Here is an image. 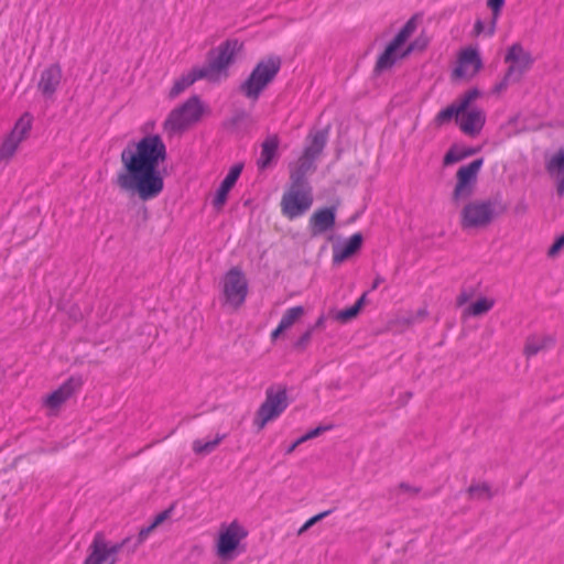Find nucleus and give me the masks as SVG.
Listing matches in <instances>:
<instances>
[{"label":"nucleus","instance_id":"7","mask_svg":"<svg viewBox=\"0 0 564 564\" xmlns=\"http://www.w3.org/2000/svg\"><path fill=\"white\" fill-rule=\"evenodd\" d=\"M249 294V283L245 272L234 267L220 280L221 305L232 312L243 306Z\"/></svg>","mask_w":564,"mask_h":564},{"label":"nucleus","instance_id":"18","mask_svg":"<svg viewBox=\"0 0 564 564\" xmlns=\"http://www.w3.org/2000/svg\"><path fill=\"white\" fill-rule=\"evenodd\" d=\"M336 209L334 207H326L315 210L310 220V230L312 236H318L327 230L333 229L335 226Z\"/></svg>","mask_w":564,"mask_h":564},{"label":"nucleus","instance_id":"13","mask_svg":"<svg viewBox=\"0 0 564 564\" xmlns=\"http://www.w3.org/2000/svg\"><path fill=\"white\" fill-rule=\"evenodd\" d=\"M33 118L28 112L18 119L11 132L0 143V160L9 161L13 158L19 145L28 138Z\"/></svg>","mask_w":564,"mask_h":564},{"label":"nucleus","instance_id":"15","mask_svg":"<svg viewBox=\"0 0 564 564\" xmlns=\"http://www.w3.org/2000/svg\"><path fill=\"white\" fill-rule=\"evenodd\" d=\"M484 164L482 159H477L467 165H463L456 173L457 182L453 192V199L459 200L469 197L473 193L477 175Z\"/></svg>","mask_w":564,"mask_h":564},{"label":"nucleus","instance_id":"11","mask_svg":"<svg viewBox=\"0 0 564 564\" xmlns=\"http://www.w3.org/2000/svg\"><path fill=\"white\" fill-rule=\"evenodd\" d=\"M288 408V394L284 388H269L265 399L259 406L254 424L262 430L269 422L279 417Z\"/></svg>","mask_w":564,"mask_h":564},{"label":"nucleus","instance_id":"1","mask_svg":"<svg viewBox=\"0 0 564 564\" xmlns=\"http://www.w3.org/2000/svg\"><path fill=\"white\" fill-rule=\"evenodd\" d=\"M166 160V145L159 134H149L130 142L121 151V170L117 173V186L141 200L158 197L164 188L159 166Z\"/></svg>","mask_w":564,"mask_h":564},{"label":"nucleus","instance_id":"33","mask_svg":"<svg viewBox=\"0 0 564 564\" xmlns=\"http://www.w3.org/2000/svg\"><path fill=\"white\" fill-rule=\"evenodd\" d=\"M505 0H488L487 4L492 10V19L487 30V36H492L496 32V24L500 15L501 8L503 7Z\"/></svg>","mask_w":564,"mask_h":564},{"label":"nucleus","instance_id":"23","mask_svg":"<svg viewBox=\"0 0 564 564\" xmlns=\"http://www.w3.org/2000/svg\"><path fill=\"white\" fill-rule=\"evenodd\" d=\"M279 148V138L276 135L268 137L262 145L260 158L258 159V167L260 170H265L270 166L272 161L275 159Z\"/></svg>","mask_w":564,"mask_h":564},{"label":"nucleus","instance_id":"10","mask_svg":"<svg viewBox=\"0 0 564 564\" xmlns=\"http://www.w3.org/2000/svg\"><path fill=\"white\" fill-rule=\"evenodd\" d=\"M247 535L248 531L237 520L221 524L215 543L216 555L223 561L234 560Z\"/></svg>","mask_w":564,"mask_h":564},{"label":"nucleus","instance_id":"25","mask_svg":"<svg viewBox=\"0 0 564 564\" xmlns=\"http://www.w3.org/2000/svg\"><path fill=\"white\" fill-rule=\"evenodd\" d=\"M207 78L206 73L203 68L192 69L187 75L182 76L177 80H175L173 87L170 90V98L177 97L181 93H183L186 88H188L196 80Z\"/></svg>","mask_w":564,"mask_h":564},{"label":"nucleus","instance_id":"40","mask_svg":"<svg viewBox=\"0 0 564 564\" xmlns=\"http://www.w3.org/2000/svg\"><path fill=\"white\" fill-rule=\"evenodd\" d=\"M550 176L556 183L558 195L562 196L564 194V174L550 175Z\"/></svg>","mask_w":564,"mask_h":564},{"label":"nucleus","instance_id":"21","mask_svg":"<svg viewBox=\"0 0 564 564\" xmlns=\"http://www.w3.org/2000/svg\"><path fill=\"white\" fill-rule=\"evenodd\" d=\"M61 78H62V70L59 68V66L57 65H51L50 67H47L46 69H44L41 74V78H40V82H39V89L41 90V93L44 95V96H52L59 83H61Z\"/></svg>","mask_w":564,"mask_h":564},{"label":"nucleus","instance_id":"37","mask_svg":"<svg viewBox=\"0 0 564 564\" xmlns=\"http://www.w3.org/2000/svg\"><path fill=\"white\" fill-rule=\"evenodd\" d=\"M328 427H323V426H318L314 430H311L308 431L306 434H304L303 436H301L299 440H297V443H304L311 438H314L316 436H318L321 433L327 431Z\"/></svg>","mask_w":564,"mask_h":564},{"label":"nucleus","instance_id":"17","mask_svg":"<svg viewBox=\"0 0 564 564\" xmlns=\"http://www.w3.org/2000/svg\"><path fill=\"white\" fill-rule=\"evenodd\" d=\"M82 387L79 379L69 378L56 390L45 397L43 403L51 414H56L59 408Z\"/></svg>","mask_w":564,"mask_h":564},{"label":"nucleus","instance_id":"41","mask_svg":"<svg viewBox=\"0 0 564 564\" xmlns=\"http://www.w3.org/2000/svg\"><path fill=\"white\" fill-rule=\"evenodd\" d=\"M155 529L156 528L153 527L152 523L149 527L141 529L139 532V541L140 542L145 541L148 539V536L150 535V533L153 532Z\"/></svg>","mask_w":564,"mask_h":564},{"label":"nucleus","instance_id":"19","mask_svg":"<svg viewBox=\"0 0 564 564\" xmlns=\"http://www.w3.org/2000/svg\"><path fill=\"white\" fill-rule=\"evenodd\" d=\"M242 172V164L238 163L230 167L228 174L221 182L219 188L217 189L215 197L213 199V206L217 210H221L224 205L227 202L228 193L231 191L237 180L239 178Z\"/></svg>","mask_w":564,"mask_h":564},{"label":"nucleus","instance_id":"16","mask_svg":"<svg viewBox=\"0 0 564 564\" xmlns=\"http://www.w3.org/2000/svg\"><path fill=\"white\" fill-rule=\"evenodd\" d=\"M482 67L479 52L476 47L460 50L457 57V66L453 70V77L459 79L473 78Z\"/></svg>","mask_w":564,"mask_h":564},{"label":"nucleus","instance_id":"48","mask_svg":"<svg viewBox=\"0 0 564 564\" xmlns=\"http://www.w3.org/2000/svg\"><path fill=\"white\" fill-rule=\"evenodd\" d=\"M401 488H402V489H404V490H406V491H411V492H413V494H417V492H419V489H417V488H413V489H412V488H410V487H409V486H406V485H401Z\"/></svg>","mask_w":564,"mask_h":564},{"label":"nucleus","instance_id":"24","mask_svg":"<svg viewBox=\"0 0 564 564\" xmlns=\"http://www.w3.org/2000/svg\"><path fill=\"white\" fill-rule=\"evenodd\" d=\"M496 304L495 299L488 296L478 297L469 305L465 306L462 312L464 318L479 317L490 312Z\"/></svg>","mask_w":564,"mask_h":564},{"label":"nucleus","instance_id":"47","mask_svg":"<svg viewBox=\"0 0 564 564\" xmlns=\"http://www.w3.org/2000/svg\"><path fill=\"white\" fill-rule=\"evenodd\" d=\"M324 326H325V316L321 315V316L316 319L314 327H315V328H319V329H322V328H324Z\"/></svg>","mask_w":564,"mask_h":564},{"label":"nucleus","instance_id":"35","mask_svg":"<svg viewBox=\"0 0 564 564\" xmlns=\"http://www.w3.org/2000/svg\"><path fill=\"white\" fill-rule=\"evenodd\" d=\"M563 247H564V234L555 239V241L553 242V245L550 247V249L547 251V256L551 258L557 256Z\"/></svg>","mask_w":564,"mask_h":564},{"label":"nucleus","instance_id":"38","mask_svg":"<svg viewBox=\"0 0 564 564\" xmlns=\"http://www.w3.org/2000/svg\"><path fill=\"white\" fill-rule=\"evenodd\" d=\"M173 509H174V507L171 506L169 509H166V510L160 512L159 514H156L154 520H153V522H152L153 527L158 528L165 520H167L171 517Z\"/></svg>","mask_w":564,"mask_h":564},{"label":"nucleus","instance_id":"4","mask_svg":"<svg viewBox=\"0 0 564 564\" xmlns=\"http://www.w3.org/2000/svg\"><path fill=\"white\" fill-rule=\"evenodd\" d=\"M502 213L491 199L475 198L466 202L459 212V226L464 231L489 227Z\"/></svg>","mask_w":564,"mask_h":564},{"label":"nucleus","instance_id":"27","mask_svg":"<svg viewBox=\"0 0 564 564\" xmlns=\"http://www.w3.org/2000/svg\"><path fill=\"white\" fill-rule=\"evenodd\" d=\"M364 303L365 295L360 296L350 307L333 313L332 317L341 324H346L358 316L364 306Z\"/></svg>","mask_w":564,"mask_h":564},{"label":"nucleus","instance_id":"36","mask_svg":"<svg viewBox=\"0 0 564 564\" xmlns=\"http://www.w3.org/2000/svg\"><path fill=\"white\" fill-rule=\"evenodd\" d=\"M313 335V327L308 328L295 343V347L299 349H305L311 341Z\"/></svg>","mask_w":564,"mask_h":564},{"label":"nucleus","instance_id":"29","mask_svg":"<svg viewBox=\"0 0 564 564\" xmlns=\"http://www.w3.org/2000/svg\"><path fill=\"white\" fill-rule=\"evenodd\" d=\"M304 308L300 305L297 306H293V307H290L288 308L281 319H280V323L279 325L281 326V328H283L284 330H288L289 328H291L297 321H300L302 318V316L304 315Z\"/></svg>","mask_w":564,"mask_h":564},{"label":"nucleus","instance_id":"30","mask_svg":"<svg viewBox=\"0 0 564 564\" xmlns=\"http://www.w3.org/2000/svg\"><path fill=\"white\" fill-rule=\"evenodd\" d=\"M326 143L324 132H317L313 135L312 143L304 150L307 156L315 159L321 154Z\"/></svg>","mask_w":564,"mask_h":564},{"label":"nucleus","instance_id":"34","mask_svg":"<svg viewBox=\"0 0 564 564\" xmlns=\"http://www.w3.org/2000/svg\"><path fill=\"white\" fill-rule=\"evenodd\" d=\"M330 513L329 510H326V511H323V512H319L315 516H313L312 518H310L308 520L305 521V523L297 531V534L301 535L303 534L304 532H306L311 527H313L315 523H317L318 521L323 520L325 517H327L328 514Z\"/></svg>","mask_w":564,"mask_h":564},{"label":"nucleus","instance_id":"6","mask_svg":"<svg viewBox=\"0 0 564 564\" xmlns=\"http://www.w3.org/2000/svg\"><path fill=\"white\" fill-rule=\"evenodd\" d=\"M204 113V107L197 96L188 98L174 108L165 118L162 127L169 137L182 134L197 123Z\"/></svg>","mask_w":564,"mask_h":564},{"label":"nucleus","instance_id":"32","mask_svg":"<svg viewBox=\"0 0 564 564\" xmlns=\"http://www.w3.org/2000/svg\"><path fill=\"white\" fill-rule=\"evenodd\" d=\"M313 161L314 159L311 156H307L304 152L303 155L300 158L297 166L293 170H291V181L293 182V175H300L301 174V181H304V175L313 169Z\"/></svg>","mask_w":564,"mask_h":564},{"label":"nucleus","instance_id":"49","mask_svg":"<svg viewBox=\"0 0 564 564\" xmlns=\"http://www.w3.org/2000/svg\"><path fill=\"white\" fill-rule=\"evenodd\" d=\"M301 443H297V441L295 443H293L290 448L288 449V453H292Z\"/></svg>","mask_w":564,"mask_h":564},{"label":"nucleus","instance_id":"14","mask_svg":"<svg viewBox=\"0 0 564 564\" xmlns=\"http://www.w3.org/2000/svg\"><path fill=\"white\" fill-rule=\"evenodd\" d=\"M505 62L508 64L507 78L519 82L531 69L534 58L522 44L513 43L507 51Z\"/></svg>","mask_w":564,"mask_h":564},{"label":"nucleus","instance_id":"12","mask_svg":"<svg viewBox=\"0 0 564 564\" xmlns=\"http://www.w3.org/2000/svg\"><path fill=\"white\" fill-rule=\"evenodd\" d=\"M123 543L110 542L104 533H95L83 564H116Z\"/></svg>","mask_w":564,"mask_h":564},{"label":"nucleus","instance_id":"3","mask_svg":"<svg viewBox=\"0 0 564 564\" xmlns=\"http://www.w3.org/2000/svg\"><path fill=\"white\" fill-rule=\"evenodd\" d=\"M415 30L416 21L412 18L401 28L386 46L384 51L378 56L375 66L376 72L382 73L392 68L399 61L408 57L416 50V43L406 44Z\"/></svg>","mask_w":564,"mask_h":564},{"label":"nucleus","instance_id":"46","mask_svg":"<svg viewBox=\"0 0 564 564\" xmlns=\"http://www.w3.org/2000/svg\"><path fill=\"white\" fill-rule=\"evenodd\" d=\"M285 332L281 326L278 324L276 328L271 332V340L274 341L276 338Z\"/></svg>","mask_w":564,"mask_h":564},{"label":"nucleus","instance_id":"2","mask_svg":"<svg viewBox=\"0 0 564 564\" xmlns=\"http://www.w3.org/2000/svg\"><path fill=\"white\" fill-rule=\"evenodd\" d=\"M480 96L477 89H470L462 95L456 101L437 112L434 122L442 127L453 119L459 129L469 137L480 133L485 121V112L478 108H469L470 104Z\"/></svg>","mask_w":564,"mask_h":564},{"label":"nucleus","instance_id":"20","mask_svg":"<svg viewBox=\"0 0 564 564\" xmlns=\"http://www.w3.org/2000/svg\"><path fill=\"white\" fill-rule=\"evenodd\" d=\"M362 245V235L356 232L341 245L333 247V262L341 263L354 256Z\"/></svg>","mask_w":564,"mask_h":564},{"label":"nucleus","instance_id":"50","mask_svg":"<svg viewBox=\"0 0 564 564\" xmlns=\"http://www.w3.org/2000/svg\"><path fill=\"white\" fill-rule=\"evenodd\" d=\"M380 282H381V279H380V278H377V279L375 280V282H373L372 288H373V289H376V288L379 285V283H380Z\"/></svg>","mask_w":564,"mask_h":564},{"label":"nucleus","instance_id":"31","mask_svg":"<svg viewBox=\"0 0 564 564\" xmlns=\"http://www.w3.org/2000/svg\"><path fill=\"white\" fill-rule=\"evenodd\" d=\"M550 175L564 174V150H560L545 164Z\"/></svg>","mask_w":564,"mask_h":564},{"label":"nucleus","instance_id":"45","mask_svg":"<svg viewBox=\"0 0 564 564\" xmlns=\"http://www.w3.org/2000/svg\"><path fill=\"white\" fill-rule=\"evenodd\" d=\"M469 296L466 292H463L460 293L457 299H456V303L458 306H463L466 304V302L468 301Z\"/></svg>","mask_w":564,"mask_h":564},{"label":"nucleus","instance_id":"9","mask_svg":"<svg viewBox=\"0 0 564 564\" xmlns=\"http://www.w3.org/2000/svg\"><path fill=\"white\" fill-rule=\"evenodd\" d=\"M243 43L237 39H230L221 43L216 51V56L210 58L203 68L207 79L218 82L227 77V68L234 63L236 56L242 51Z\"/></svg>","mask_w":564,"mask_h":564},{"label":"nucleus","instance_id":"42","mask_svg":"<svg viewBox=\"0 0 564 564\" xmlns=\"http://www.w3.org/2000/svg\"><path fill=\"white\" fill-rule=\"evenodd\" d=\"M511 78H507V74L505 75V78L495 86L494 88V91L497 93V94H500L501 91L506 90L508 85H509V80Z\"/></svg>","mask_w":564,"mask_h":564},{"label":"nucleus","instance_id":"28","mask_svg":"<svg viewBox=\"0 0 564 564\" xmlns=\"http://www.w3.org/2000/svg\"><path fill=\"white\" fill-rule=\"evenodd\" d=\"M469 499L490 500L494 497L491 487L487 482L471 484L467 489Z\"/></svg>","mask_w":564,"mask_h":564},{"label":"nucleus","instance_id":"5","mask_svg":"<svg viewBox=\"0 0 564 564\" xmlns=\"http://www.w3.org/2000/svg\"><path fill=\"white\" fill-rule=\"evenodd\" d=\"M281 61L276 56H269L261 59L252 69L248 78L240 85L241 94L257 101L261 93L270 85L279 73Z\"/></svg>","mask_w":564,"mask_h":564},{"label":"nucleus","instance_id":"22","mask_svg":"<svg viewBox=\"0 0 564 564\" xmlns=\"http://www.w3.org/2000/svg\"><path fill=\"white\" fill-rule=\"evenodd\" d=\"M554 344H555V339L551 335H546V334L531 335L525 340L523 354L528 358H531L541 351H545V350L550 349L551 347L554 346Z\"/></svg>","mask_w":564,"mask_h":564},{"label":"nucleus","instance_id":"39","mask_svg":"<svg viewBox=\"0 0 564 564\" xmlns=\"http://www.w3.org/2000/svg\"><path fill=\"white\" fill-rule=\"evenodd\" d=\"M463 159V155L457 153L455 150L451 149L444 156V164L451 165Z\"/></svg>","mask_w":564,"mask_h":564},{"label":"nucleus","instance_id":"26","mask_svg":"<svg viewBox=\"0 0 564 564\" xmlns=\"http://www.w3.org/2000/svg\"><path fill=\"white\" fill-rule=\"evenodd\" d=\"M226 434H216L214 440L212 441H204L200 438H197L193 441L192 443V449L196 455L205 456L210 453H213L220 443L225 440Z\"/></svg>","mask_w":564,"mask_h":564},{"label":"nucleus","instance_id":"8","mask_svg":"<svg viewBox=\"0 0 564 564\" xmlns=\"http://www.w3.org/2000/svg\"><path fill=\"white\" fill-rule=\"evenodd\" d=\"M313 200L310 185L301 181V174L293 175V182L281 198V212L292 220L304 215L312 207Z\"/></svg>","mask_w":564,"mask_h":564},{"label":"nucleus","instance_id":"43","mask_svg":"<svg viewBox=\"0 0 564 564\" xmlns=\"http://www.w3.org/2000/svg\"><path fill=\"white\" fill-rule=\"evenodd\" d=\"M487 30H488V28L486 29L484 23L480 20H477L475 22V25H474V33H475V35L478 36V35H480L482 33H485L487 35Z\"/></svg>","mask_w":564,"mask_h":564},{"label":"nucleus","instance_id":"44","mask_svg":"<svg viewBox=\"0 0 564 564\" xmlns=\"http://www.w3.org/2000/svg\"><path fill=\"white\" fill-rule=\"evenodd\" d=\"M412 43H416L415 51H423L427 45V40L420 37V39H416L415 41H413Z\"/></svg>","mask_w":564,"mask_h":564}]
</instances>
